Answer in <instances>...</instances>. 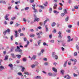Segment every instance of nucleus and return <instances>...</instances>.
I'll return each mask as SVG.
<instances>
[{
  "mask_svg": "<svg viewBox=\"0 0 79 79\" xmlns=\"http://www.w3.org/2000/svg\"><path fill=\"white\" fill-rule=\"evenodd\" d=\"M60 73L62 74V75L64 74V70L62 69L60 71Z\"/></svg>",
  "mask_w": 79,
  "mask_h": 79,
  "instance_id": "obj_8",
  "label": "nucleus"
},
{
  "mask_svg": "<svg viewBox=\"0 0 79 79\" xmlns=\"http://www.w3.org/2000/svg\"><path fill=\"white\" fill-rule=\"evenodd\" d=\"M35 65L34 64H32L31 65V67L32 68H34L35 67Z\"/></svg>",
  "mask_w": 79,
  "mask_h": 79,
  "instance_id": "obj_18",
  "label": "nucleus"
},
{
  "mask_svg": "<svg viewBox=\"0 0 79 79\" xmlns=\"http://www.w3.org/2000/svg\"><path fill=\"white\" fill-rule=\"evenodd\" d=\"M36 71L37 73H38L39 72V69H37L36 70Z\"/></svg>",
  "mask_w": 79,
  "mask_h": 79,
  "instance_id": "obj_57",
  "label": "nucleus"
},
{
  "mask_svg": "<svg viewBox=\"0 0 79 79\" xmlns=\"http://www.w3.org/2000/svg\"><path fill=\"white\" fill-rule=\"evenodd\" d=\"M8 66L10 67L11 69L12 70L13 69V64H10L8 65Z\"/></svg>",
  "mask_w": 79,
  "mask_h": 79,
  "instance_id": "obj_2",
  "label": "nucleus"
},
{
  "mask_svg": "<svg viewBox=\"0 0 79 79\" xmlns=\"http://www.w3.org/2000/svg\"><path fill=\"white\" fill-rule=\"evenodd\" d=\"M5 18L6 20H7L8 21L9 20V19H8V18L7 17H5Z\"/></svg>",
  "mask_w": 79,
  "mask_h": 79,
  "instance_id": "obj_53",
  "label": "nucleus"
},
{
  "mask_svg": "<svg viewBox=\"0 0 79 79\" xmlns=\"http://www.w3.org/2000/svg\"><path fill=\"white\" fill-rule=\"evenodd\" d=\"M25 74H26L28 76L29 75V73L27 72H26L24 73Z\"/></svg>",
  "mask_w": 79,
  "mask_h": 79,
  "instance_id": "obj_31",
  "label": "nucleus"
},
{
  "mask_svg": "<svg viewBox=\"0 0 79 79\" xmlns=\"http://www.w3.org/2000/svg\"><path fill=\"white\" fill-rule=\"evenodd\" d=\"M52 70L55 72V73H57V69H55V68L53 67L52 68Z\"/></svg>",
  "mask_w": 79,
  "mask_h": 79,
  "instance_id": "obj_6",
  "label": "nucleus"
},
{
  "mask_svg": "<svg viewBox=\"0 0 79 79\" xmlns=\"http://www.w3.org/2000/svg\"><path fill=\"white\" fill-rule=\"evenodd\" d=\"M45 28L46 29V31L48 32V27H47V25L45 26Z\"/></svg>",
  "mask_w": 79,
  "mask_h": 79,
  "instance_id": "obj_11",
  "label": "nucleus"
},
{
  "mask_svg": "<svg viewBox=\"0 0 79 79\" xmlns=\"http://www.w3.org/2000/svg\"><path fill=\"white\" fill-rule=\"evenodd\" d=\"M55 25H56V23L55 22H53L52 24V27H54Z\"/></svg>",
  "mask_w": 79,
  "mask_h": 79,
  "instance_id": "obj_12",
  "label": "nucleus"
},
{
  "mask_svg": "<svg viewBox=\"0 0 79 79\" xmlns=\"http://www.w3.org/2000/svg\"><path fill=\"white\" fill-rule=\"evenodd\" d=\"M35 79H41L42 77L41 76H37L35 77Z\"/></svg>",
  "mask_w": 79,
  "mask_h": 79,
  "instance_id": "obj_10",
  "label": "nucleus"
},
{
  "mask_svg": "<svg viewBox=\"0 0 79 79\" xmlns=\"http://www.w3.org/2000/svg\"><path fill=\"white\" fill-rule=\"evenodd\" d=\"M11 57L12 58H15L16 57V55H15L13 53L11 54Z\"/></svg>",
  "mask_w": 79,
  "mask_h": 79,
  "instance_id": "obj_3",
  "label": "nucleus"
},
{
  "mask_svg": "<svg viewBox=\"0 0 79 79\" xmlns=\"http://www.w3.org/2000/svg\"><path fill=\"white\" fill-rule=\"evenodd\" d=\"M23 21H24V22H25V23H26V19L25 18H23Z\"/></svg>",
  "mask_w": 79,
  "mask_h": 79,
  "instance_id": "obj_52",
  "label": "nucleus"
},
{
  "mask_svg": "<svg viewBox=\"0 0 79 79\" xmlns=\"http://www.w3.org/2000/svg\"><path fill=\"white\" fill-rule=\"evenodd\" d=\"M62 7H61L60 6H59L58 8V10H62Z\"/></svg>",
  "mask_w": 79,
  "mask_h": 79,
  "instance_id": "obj_40",
  "label": "nucleus"
},
{
  "mask_svg": "<svg viewBox=\"0 0 79 79\" xmlns=\"http://www.w3.org/2000/svg\"><path fill=\"white\" fill-rule=\"evenodd\" d=\"M57 6V4H55L53 6L54 9H56V8Z\"/></svg>",
  "mask_w": 79,
  "mask_h": 79,
  "instance_id": "obj_15",
  "label": "nucleus"
},
{
  "mask_svg": "<svg viewBox=\"0 0 79 79\" xmlns=\"http://www.w3.org/2000/svg\"><path fill=\"white\" fill-rule=\"evenodd\" d=\"M44 64L46 66H47L48 64V62H45L44 63Z\"/></svg>",
  "mask_w": 79,
  "mask_h": 79,
  "instance_id": "obj_43",
  "label": "nucleus"
},
{
  "mask_svg": "<svg viewBox=\"0 0 79 79\" xmlns=\"http://www.w3.org/2000/svg\"><path fill=\"white\" fill-rule=\"evenodd\" d=\"M64 15H65V14L64 13H62L61 14V16H64Z\"/></svg>",
  "mask_w": 79,
  "mask_h": 79,
  "instance_id": "obj_33",
  "label": "nucleus"
},
{
  "mask_svg": "<svg viewBox=\"0 0 79 79\" xmlns=\"http://www.w3.org/2000/svg\"><path fill=\"white\" fill-rule=\"evenodd\" d=\"M19 51V49H15V52H18Z\"/></svg>",
  "mask_w": 79,
  "mask_h": 79,
  "instance_id": "obj_64",
  "label": "nucleus"
},
{
  "mask_svg": "<svg viewBox=\"0 0 79 79\" xmlns=\"http://www.w3.org/2000/svg\"><path fill=\"white\" fill-rule=\"evenodd\" d=\"M7 32V30H6L4 32H3V34L4 35H6V34Z\"/></svg>",
  "mask_w": 79,
  "mask_h": 79,
  "instance_id": "obj_19",
  "label": "nucleus"
},
{
  "mask_svg": "<svg viewBox=\"0 0 79 79\" xmlns=\"http://www.w3.org/2000/svg\"><path fill=\"white\" fill-rule=\"evenodd\" d=\"M43 60H44V61H47V59L46 58H44Z\"/></svg>",
  "mask_w": 79,
  "mask_h": 79,
  "instance_id": "obj_63",
  "label": "nucleus"
},
{
  "mask_svg": "<svg viewBox=\"0 0 79 79\" xmlns=\"http://www.w3.org/2000/svg\"><path fill=\"white\" fill-rule=\"evenodd\" d=\"M36 55H34L33 56L32 58H31V60H35L36 58Z\"/></svg>",
  "mask_w": 79,
  "mask_h": 79,
  "instance_id": "obj_4",
  "label": "nucleus"
},
{
  "mask_svg": "<svg viewBox=\"0 0 79 79\" xmlns=\"http://www.w3.org/2000/svg\"><path fill=\"white\" fill-rule=\"evenodd\" d=\"M54 57L56 60H57L58 59V56L57 55H55V56H54Z\"/></svg>",
  "mask_w": 79,
  "mask_h": 79,
  "instance_id": "obj_36",
  "label": "nucleus"
},
{
  "mask_svg": "<svg viewBox=\"0 0 79 79\" xmlns=\"http://www.w3.org/2000/svg\"><path fill=\"white\" fill-rule=\"evenodd\" d=\"M76 48H77V50H79V45L76 44Z\"/></svg>",
  "mask_w": 79,
  "mask_h": 79,
  "instance_id": "obj_38",
  "label": "nucleus"
},
{
  "mask_svg": "<svg viewBox=\"0 0 79 79\" xmlns=\"http://www.w3.org/2000/svg\"><path fill=\"white\" fill-rule=\"evenodd\" d=\"M41 42V40H39L38 41V45H40V42Z\"/></svg>",
  "mask_w": 79,
  "mask_h": 79,
  "instance_id": "obj_34",
  "label": "nucleus"
},
{
  "mask_svg": "<svg viewBox=\"0 0 79 79\" xmlns=\"http://www.w3.org/2000/svg\"><path fill=\"white\" fill-rule=\"evenodd\" d=\"M29 7H27L25 8V10H29Z\"/></svg>",
  "mask_w": 79,
  "mask_h": 79,
  "instance_id": "obj_29",
  "label": "nucleus"
},
{
  "mask_svg": "<svg viewBox=\"0 0 79 79\" xmlns=\"http://www.w3.org/2000/svg\"><path fill=\"white\" fill-rule=\"evenodd\" d=\"M43 45H44V46H45V45L48 46V44H46V43H45V42L43 43Z\"/></svg>",
  "mask_w": 79,
  "mask_h": 79,
  "instance_id": "obj_26",
  "label": "nucleus"
},
{
  "mask_svg": "<svg viewBox=\"0 0 79 79\" xmlns=\"http://www.w3.org/2000/svg\"><path fill=\"white\" fill-rule=\"evenodd\" d=\"M58 34L59 35H60L61 34V32L60 31H59L58 32Z\"/></svg>",
  "mask_w": 79,
  "mask_h": 79,
  "instance_id": "obj_61",
  "label": "nucleus"
},
{
  "mask_svg": "<svg viewBox=\"0 0 79 79\" xmlns=\"http://www.w3.org/2000/svg\"><path fill=\"white\" fill-rule=\"evenodd\" d=\"M73 76L74 77H76V76H77V74H76V73H73Z\"/></svg>",
  "mask_w": 79,
  "mask_h": 79,
  "instance_id": "obj_50",
  "label": "nucleus"
},
{
  "mask_svg": "<svg viewBox=\"0 0 79 79\" xmlns=\"http://www.w3.org/2000/svg\"><path fill=\"white\" fill-rule=\"evenodd\" d=\"M0 69H5V67L3 66H0Z\"/></svg>",
  "mask_w": 79,
  "mask_h": 79,
  "instance_id": "obj_25",
  "label": "nucleus"
},
{
  "mask_svg": "<svg viewBox=\"0 0 79 79\" xmlns=\"http://www.w3.org/2000/svg\"><path fill=\"white\" fill-rule=\"evenodd\" d=\"M44 52V50H43V49L41 50V53H43Z\"/></svg>",
  "mask_w": 79,
  "mask_h": 79,
  "instance_id": "obj_48",
  "label": "nucleus"
},
{
  "mask_svg": "<svg viewBox=\"0 0 79 79\" xmlns=\"http://www.w3.org/2000/svg\"><path fill=\"white\" fill-rule=\"evenodd\" d=\"M68 19H69V17L67 16V18L65 19V21L67 22L68 21Z\"/></svg>",
  "mask_w": 79,
  "mask_h": 79,
  "instance_id": "obj_17",
  "label": "nucleus"
},
{
  "mask_svg": "<svg viewBox=\"0 0 79 79\" xmlns=\"http://www.w3.org/2000/svg\"><path fill=\"white\" fill-rule=\"evenodd\" d=\"M7 31L8 33L9 34H10V29H7Z\"/></svg>",
  "mask_w": 79,
  "mask_h": 79,
  "instance_id": "obj_45",
  "label": "nucleus"
},
{
  "mask_svg": "<svg viewBox=\"0 0 79 79\" xmlns=\"http://www.w3.org/2000/svg\"><path fill=\"white\" fill-rule=\"evenodd\" d=\"M68 62V60H66V61L65 62V63L64 64V67H66V64H67V62Z\"/></svg>",
  "mask_w": 79,
  "mask_h": 79,
  "instance_id": "obj_14",
  "label": "nucleus"
},
{
  "mask_svg": "<svg viewBox=\"0 0 79 79\" xmlns=\"http://www.w3.org/2000/svg\"><path fill=\"white\" fill-rule=\"evenodd\" d=\"M73 39H71V40H68V42H70V41H72V40H73Z\"/></svg>",
  "mask_w": 79,
  "mask_h": 79,
  "instance_id": "obj_47",
  "label": "nucleus"
},
{
  "mask_svg": "<svg viewBox=\"0 0 79 79\" xmlns=\"http://www.w3.org/2000/svg\"><path fill=\"white\" fill-rule=\"evenodd\" d=\"M48 3H47V2H46L44 4V6H47V4Z\"/></svg>",
  "mask_w": 79,
  "mask_h": 79,
  "instance_id": "obj_30",
  "label": "nucleus"
},
{
  "mask_svg": "<svg viewBox=\"0 0 79 79\" xmlns=\"http://www.w3.org/2000/svg\"><path fill=\"white\" fill-rule=\"evenodd\" d=\"M34 17L35 18V19L34 20V21H35H35H37V22H38V21H39V19L37 18L36 15H34Z\"/></svg>",
  "mask_w": 79,
  "mask_h": 79,
  "instance_id": "obj_1",
  "label": "nucleus"
},
{
  "mask_svg": "<svg viewBox=\"0 0 79 79\" xmlns=\"http://www.w3.org/2000/svg\"><path fill=\"white\" fill-rule=\"evenodd\" d=\"M16 19V17H12L11 18L12 20H14V19Z\"/></svg>",
  "mask_w": 79,
  "mask_h": 79,
  "instance_id": "obj_44",
  "label": "nucleus"
},
{
  "mask_svg": "<svg viewBox=\"0 0 79 79\" xmlns=\"http://www.w3.org/2000/svg\"><path fill=\"white\" fill-rule=\"evenodd\" d=\"M56 54L55 53V52H53L52 54V56L53 57H54L55 56V55Z\"/></svg>",
  "mask_w": 79,
  "mask_h": 79,
  "instance_id": "obj_16",
  "label": "nucleus"
},
{
  "mask_svg": "<svg viewBox=\"0 0 79 79\" xmlns=\"http://www.w3.org/2000/svg\"><path fill=\"white\" fill-rule=\"evenodd\" d=\"M77 53L76 52H75L74 53V56H77Z\"/></svg>",
  "mask_w": 79,
  "mask_h": 79,
  "instance_id": "obj_51",
  "label": "nucleus"
},
{
  "mask_svg": "<svg viewBox=\"0 0 79 79\" xmlns=\"http://www.w3.org/2000/svg\"><path fill=\"white\" fill-rule=\"evenodd\" d=\"M23 61H26V57L24 58L23 59Z\"/></svg>",
  "mask_w": 79,
  "mask_h": 79,
  "instance_id": "obj_32",
  "label": "nucleus"
},
{
  "mask_svg": "<svg viewBox=\"0 0 79 79\" xmlns=\"http://www.w3.org/2000/svg\"><path fill=\"white\" fill-rule=\"evenodd\" d=\"M35 66H37V65H38V64H39V63H38V62H36L35 63Z\"/></svg>",
  "mask_w": 79,
  "mask_h": 79,
  "instance_id": "obj_37",
  "label": "nucleus"
},
{
  "mask_svg": "<svg viewBox=\"0 0 79 79\" xmlns=\"http://www.w3.org/2000/svg\"><path fill=\"white\" fill-rule=\"evenodd\" d=\"M64 13L65 15V14H67V11H66V9H65L64 10Z\"/></svg>",
  "mask_w": 79,
  "mask_h": 79,
  "instance_id": "obj_22",
  "label": "nucleus"
},
{
  "mask_svg": "<svg viewBox=\"0 0 79 79\" xmlns=\"http://www.w3.org/2000/svg\"><path fill=\"white\" fill-rule=\"evenodd\" d=\"M17 74L19 76H23V74L19 72Z\"/></svg>",
  "mask_w": 79,
  "mask_h": 79,
  "instance_id": "obj_20",
  "label": "nucleus"
},
{
  "mask_svg": "<svg viewBox=\"0 0 79 79\" xmlns=\"http://www.w3.org/2000/svg\"><path fill=\"white\" fill-rule=\"evenodd\" d=\"M20 3V1H19L17 2H15V4H18V3Z\"/></svg>",
  "mask_w": 79,
  "mask_h": 79,
  "instance_id": "obj_27",
  "label": "nucleus"
},
{
  "mask_svg": "<svg viewBox=\"0 0 79 79\" xmlns=\"http://www.w3.org/2000/svg\"><path fill=\"white\" fill-rule=\"evenodd\" d=\"M48 75L49 76H52V75H53V74L51 73H48Z\"/></svg>",
  "mask_w": 79,
  "mask_h": 79,
  "instance_id": "obj_23",
  "label": "nucleus"
},
{
  "mask_svg": "<svg viewBox=\"0 0 79 79\" xmlns=\"http://www.w3.org/2000/svg\"><path fill=\"white\" fill-rule=\"evenodd\" d=\"M15 26L16 27H18V26H19V24H18V23H17L15 24Z\"/></svg>",
  "mask_w": 79,
  "mask_h": 79,
  "instance_id": "obj_49",
  "label": "nucleus"
},
{
  "mask_svg": "<svg viewBox=\"0 0 79 79\" xmlns=\"http://www.w3.org/2000/svg\"><path fill=\"white\" fill-rule=\"evenodd\" d=\"M32 8L33 10H34L35 9V5H32Z\"/></svg>",
  "mask_w": 79,
  "mask_h": 79,
  "instance_id": "obj_21",
  "label": "nucleus"
},
{
  "mask_svg": "<svg viewBox=\"0 0 79 79\" xmlns=\"http://www.w3.org/2000/svg\"><path fill=\"white\" fill-rule=\"evenodd\" d=\"M34 10V13H36V12H37V9H33Z\"/></svg>",
  "mask_w": 79,
  "mask_h": 79,
  "instance_id": "obj_46",
  "label": "nucleus"
},
{
  "mask_svg": "<svg viewBox=\"0 0 79 79\" xmlns=\"http://www.w3.org/2000/svg\"><path fill=\"white\" fill-rule=\"evenodd\" d=\"M68 27H69V28H71V27H72V25H68Z\"/></svg>",
  "mask_w": 79,
  "mask_h": 79,
  "instance_id": "obj_58",
  "label": "nucleus"
},
{
  "mask_svg": "<svg viewBox=\"0 0 79 79\" xmlns=\"http://www.w3.org/2000/svg\"><path fill=\"white\" fill-rule=\"evenodd\" d=\"M20 36H23V35H24L23 34V33H21L20 34Z\"/></svg>",
  "mask_w": 79,
  "mask_h": 79,
  "instance_id": "obj_62",
  "label": "nucleus"
},
{
  "mask_svg": "<svg viewBox=\"0 0 79 79\" xmlns=\"http://www.w3.org/2000/svg\"><path fill=\"white\" fill-rule=\"evenodd\" d=\"M41 54H42V53L41 52L37 53V54L38 55V56H40V55H41Z\"/></svg>",
  "mask_w": 79,
  "mask_h": 79,
  "instance_id": "obj_55",
  "label": "nucleus"
},
{
  "mask_svg": "<svg viewBox=\"0 0 79 79\" xmlns=\"http://www.w3.org/2000/svg\"><path fill=\"white\" fill-rule=\"evenodd\" d=\"M10 25H11V24H13V22L12 21H11L10 23Z\"/></svg>",
  "mask_w": 79,
  "mask_h": 79,
  "instance_id": "obj_56",
  "label": "nucleus"
},
{
  "mask_svg": "<svg viewBox=\"0 0 79 79\" xmlns=\"http://www.w3.org/2000/svg\"><path fill=\"white\" fill-rule=\"evenodd\" d=\"M29 36L30 37H31V38L34 37L35 36V35L34 34L32 35H29Z\"/></svg>",
  "mask_w": 79,
  "mask_h": 79,
  "instance_id": "obj_13",
  "label": "nucleus"
},
{
  "mask_svg": "<svg viewBox=\"0 0 79 79\" xmlns=\"http://www.w3.org/2000/svg\"><path fill=\"white\" fill-rule=\"evenodd\" d=\"M15 37H18V34L15 33Z\"/></svg>",
  "mask_w": 79,
  "mask_h": 79,
  "instance_id": "obj_54",
  "label": "nucleus"
},
{
  "mask_svg": "<svg viewBox=\"0 0 79 79\" xmlns=\"http://www.w3.org/2000/svg\"><path fill=\"white\" fill-rule=\"evenodd\" d=\"M8 59V56L6 55L5 56V58L4 59V60H6Z\"/></svg>",
  "mask_w": 79,
  "mask_h": 79,
  "instance_id": "obj_9",
  "label": "nucleus"
},
{
  "mask_svg": "<svg viewBox=\"0 0 79 79\" xmlns=\"http://www.w3.org/2000/svg\"><path fill=\"white\" fill-rule=\"evenodd\" d=\"M74 9L77 10V9H78V7H77V6H74Z\"/></svg>",
  "mask_w": 79,
  "mask_h": 79,
  "instance_id": "obj_28",
  "label": "nucleus"
},
{
  "mask_svg": "<svg viewBox=\"0 0 79 79\" xmlns=\"http://www.w3.org/2000/svg\"><path fill=\"white\" fill-rule=\"evenodd\" d=\"M39 7H40L41 8H42V9H44V6H40L39 5Z\"/></svg>",
  "mask_w": 79,
  "mask_h": 79,
  "instance_id": "obj_24",
  "label": "nucleus"
},
{
  "mask_svg": "<svg viewBox=\"0 0 79 79\" xmlns=\"http://www.w3.org/2000/svg\"><path fill=\"white\" fill-rule=\"evenodd\" d=\"M4 24H5V25H6V24H7V22H6V21H5L4 22Z\"/></svg>",
  "mask_w": 79,
  "mask_h": 79,
  "instance_id": "obj_60",
  "label": "nucleus"
},
{
  "mask_svg": "<svg viewBox=\"0 0 79 79\" xmlns=\"http://www.w3.org/2000/svg\"><path fill=\"white\" fill-rule=\"evenodd\" d=\"M67 32H68V33H70L71 32V30H66Z\"/></svg>",
  "mask_w": 79,
  "mask_h": 79,
  "instance_id": "obj_35",
  "label": "nucleus"
},
{
  "mask_svg": "<svg viewBox=\"0 0 79 79\" xmlns=\"http://www.w3.org/2000/svg\"><path fill=\"white\" fill-rule=\"evenodd\" d=\"M54 41H55L53 40L50 41V42L51 43H54Z\"/></svg>",
  "mask_w": 79,
  "mask_h": 79,
  "instance_id": "obj_41",
  "label": "nucleus"
},
{
  "mask_svg": "<svg viewBox=\"0 0 79 79\" xmlns=\"http://www.w3.org/2000/svg\"><path fill=\"white\" fill-rule=\"evenodd\" d=\"M49 21V19H46V20H45L44 21V25H45V23H47V21Z\"/></svg>",
  "mask_w": 79,
  "mask_h": 79,
  "instance_id": "obj_5",
  "label": "nucleus"
},
{
  "mask_svg": "<svg viewBox=\"0 0 79 79\" xmlns=\"http://www.w3.org/2000/svg\"><path fill=\"white\" fill-rule=\"evenodd\" d=\"M16 56H17L18 59H20V58H21V55H19V54L16 55Z\"/></svg>",
  "mask_w": 79,
  "mask_h": 79,
  "instance_id": "obj_7",
  "label": "nucleus"
},
{
  "mask_svg": "<svg viewBox=\"0 0 79 79\" xmlns=\"http://www.w3.org/2000/svg\"><path fill=\"white\" fill-rule=\"evenodd\" d=\"M67 76H68V77H67V79H71V77L68 75H67Z\"/></svg>",
  "mask_w": 79,
  "mask_h": 79,
  "instance_id": "obj_42",
  "label": "nucleus"
},
{
  "mask_svg": "<svg viewBox=\"0 0 79 79\" xmlns=\"http://www.w3.org/2000/svg\"><path fill=\"white\" fill-rule=\"evenodd\" d=\"M69 3H72V1L71 0H69Z\"/></svg>",
  "mask_w": 79,
  "mask_h": 79,
  "instance_id": "obj_59",
  "label": "nucleus"
},
{
  "mask_svg": "<svg viewBox=\"0 0 79 79\" xmlns=\"http://www.w3.org/2000/svg\"><path fill=\"white\" fill-rule=\"evenodd\" d=\"M13 35H12L10 37L11 40L12 41L13 40Z\"/></svg>",
  "mask_w": 79,
  "mask_h": 79,
  "instance_id": "obj_39",
  "label": "nucleus"
}]
</instances>
